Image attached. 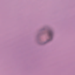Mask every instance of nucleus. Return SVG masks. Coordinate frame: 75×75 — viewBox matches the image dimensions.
<instances>
[{
	"instance_id": "f257e3e1",
	"label": "nucleus",
	"mask_w": 75,
	"mask_h": 75,
	"mask_svg": "<svg viewBox=\"0 0 75 75\" xmlns=\"http://www.w3.org/2000/svg\"><path fill=\"white\" fill-rule=\"evenodd\" d=\"M49 36L51 37V38H52V37L53 36L52 33V32H50L49 33Z\"/></svg>"
}]
</instances>
